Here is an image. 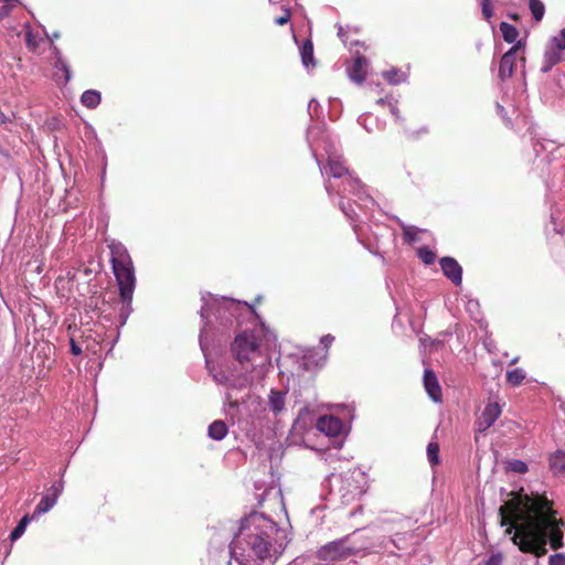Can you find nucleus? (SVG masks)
Returning a JSON list of instances; mask_svg holds the SVG:
<instances>
[{"label": "nucleus", "instance_id": "obj_1", "mask_svg": "<svg viewBox=\"0 0 565 565\" xmlns=\"http://www.w3.org/2000/svg\"><path fill=\"white\" fill-rule=\"evenodd\" d=\"M500 525L508 526L505 534L523 553L541 557L546 554V544L553 550L564 546V522L557 518L547 498L520 494L499 508Z\"/></svg>", "mask_w": 565, "mask_h": 565}, {"label": "nucleus", "instance_id": "obj_2", "mask_svg": "<svg viewBox=\"0 0 565 565\" xmlns=\"http://www.w3.org/2000/svg\"><path fill=\"white\" fill-rule=\"evenodd\" d=\"M287 545L286 532L260 512H252L241 521L230 544V554L238 565H262L280 554Z\"/></svg>", "mask_w": 565, "mask_h": 565}, {"label": "nucleus", "instance_id": "obj_3", "mask_svg": "<svg viewBox=\"0 0 565 565\" xmlns=\"http://www.w3.org/2000/svg\"><path fill=\"white\" fill-rule=\"evenodd\" d=\"M205 364L214 381L228 388L247 386L250 371L249 355H204Z\"/></svg>", "mask_w": 565, "mask_h": 565}, {"label": "nucleus", "instance_id": "obj_4", "mask_svg": "<svg viewBox=\"0 0 565 565\" xmlns=\"http://www.w3.org/2000/svg\"><path fill=\"white\" fill-rule=\"evenodd\" d=\"M111 266L119 287V298L122 303L120 316L127 318L132 311L131 302L136 286L132 260L126 250L113 252Z\"/></svg>", "mask_w": 565, "mask_h": 565}, {"label": "nucleus", "instance_id": "obj_5", "mask_svg": "<svg viewBox=\"0 0 565 565\" xmlns=\"http://www.w3.org/2000/svg\"><path fill=\"white\" fill-rule=\"evenodd\" d=\"M276 335L262 324L253 330H244L232 343V353H270L277 350Z\"/></svg>", "mask_w": 565, "mask_h": 565}, {"label": "nucleus", "instance_id": "obj_6", "mask_svg": "<svg viewBox=\"0 0 565 565\" xmlns=\"http://www.w3.org/2000/svg\"><path fill=\"white\" fill-rule=\"evenodd\" d=\"M352 535L349 534L322 545L317 550L316 558L323 565H331L358 555L364 548L352 543Z\"/></svg>", "mask_w": 565, "mask_h": 565}, {"label": "nucleus", "instance_id": "obj_7", "mask_svg": "<svg viewBox=\"0 0 565 565\" xmlns=\"http://www.w3.org/2000/svg\"><path fill=\"white\" fill-rule=\"evenodd\" d=\"M327 362V355H278L277 365H291V375L303 376L307 373L315 374Z\"/></svg>", "mask_w": 565, "mask_h": 565}, {"label": "nucleus", "instance_id": "obj_8", "mask_svg": "<svg viewBox=\"0 0 565 565\" xmlns=\"http://www.w3.org/2000/svg\"><path fill=\"white\" fill-rule=\"evenodd\" d=\"M63 489L64 484L62 480L53 483L38 503L32 518L49 512L55 505L60 494L63 492Z\"/></svg>", "mask_w": 565, "mask_h": 565}, {"label": "nucleus", "instance_id": "obj_9", "mask_svg": "<svg viewBox=\"0 0 565 565\" xmlns=\"http://www.w3.org/2000/svg\"><path fill=\"white\" fill-rule=\"evenodd\" d=\"M524 45L522 41H518L508 52H505L499 64V77L505 81L512 77L515 67L516 52Z\"/></svg>", "mask_w": 565, "mask_h": 565}, {"label": "nucleus", "instance_id": "obj_10", "mask_svg": "<svg viewBox=\"0 0 565 565\" xmlns=\"http://www.w3.org/2000/svg\"><path fill=\"white\" fill-rule=\"evenodd\" d=\"M443 274L455 285L460 286L462 282V268L459 263L449 256L439 260Z\"/></svg>", "mask_w": 565, "mask_h": 565}, {"label": "nucleus", "instance_id": "obj_11", "mask_svg": "<svg viewBox=\"0 0 565 565\" xmlns=\"http://www.w3.org/2000/svg\"><path fill=\"white\" fill-rule=\"evenodd\" d=\"M501 414V407L498 403H488L477 419V429L480 433L488 430Z\"/></svg>", "mask_w": 565, "mask_h": 565}, {"label": "nucleus", "instance_id": "obj_12", "mask_svg": "<svg viewBox=\"0 0 565 565\" xmlns=\"http://www.w3.org/2000/svg\"><path fill=\"white\" fill-rule=\"evenodd\" d=\"M424 387L428 396L435 402L440 403L443 401L441 387L435 372L430 369H425L423 376Z\"/></svg>", "mask_w": 565, "mask_h": 565}, {"label": "nucleus", "instance_id": "obj_13", "mask_svg": "<svg viewBox=\"0 0 565 565\" xmlns=\"http://www.w3.org/2000/svg\"><path fill=\"white\" fill-rule=\"evenodd\" d=\"M367 60L363 55H358L353 64L348 67V75L350 79L356 84H362L366 78Z\"/></svg>", "mask_w": 565, "mask_h": 565}, {"label": "nucleus", "instance_id": "obj_14", "mask_svg": "<svg viewBox=\"0 0 565 565\" xmlns=\"http://www.w3.org/2000/svg\"><path fill=\"white\" fill-rule=\"evenodd\" d=\"M317 428L327 436H338L342 430V422L332 415H324L318 419Z\"/></svg>", "mask_w": 565, "mask_h": 565}, {"label": "nucleus", "instance_id": "obj_15", "mask_svg": "<svg viewBox=\"0 0 565 565\" xmlns=\"http://www.w3.org/2000/svg\"><path fill=\"white\" fill-rule=\"evenodd\" d=\"M324 170L328 174L333 178H342L349 174V169L341 156L331 154L328 157L327 166Z\"/></svg>", "mask_w": 565, "mask_h": 565}, {"label": "nucleus", "instance_id": "obj_16", "mask_svg": "<svg viewBox=\"0 0 565 565\" xmlns=\"http://www.w3.org/2000/svg\"><path fill=\"white\" fill-rule=\"evenodd\" d=\"M287 393L281 390H270L268 394V407L274 415H279L285 411Z\"/></svg>", "mask_w": 565, "mask_h": 565}, {"label": "nucleus", "instance_id": "obj_17", "mask_svg": "<svg viewBox=\"0 0 565 565\" xmlns=\"http://www.w3.org/2000/svg\"><path fill=\"white\" fill-rule=\"evenodd\" d=\"M550 469L555 476L565 477V450H556L550 458Z\"/></svg>", "mask_w": 565, "mask_h": 565}, {"label": "nucleus", "instance_id": "obj_18", "mask_svg": "<svg viewBox=\"0 0 565 565\" xmlns=\"http://www.w3.org/2000/svg\"><path fill=\"white\" fill-rule=\"evenodd\" d=\"M228 433V427L225 422L217 419L210 424L207 428V436L214 440H223Z\"/></svg>", "mask_w": 565, "mask_h": 565}, {"label": "nucleus", "instance_id": "obj_19", "mask_svg": "<svg viewBox=\"0 0 565 565\" xmlns=\"http://www.w3.org/2000/svg\"><path fill=\"white\" fill-rule=\"evenodd\" d=\"M563 60L562 51L552 45L544 54V65L542 71L548 72L554 65L558 64Z\"/></svg>", "mask_w": 565, "mask_h": 565}, {"label": "nucleus", "instance_id": "obj_20", "mask_svg": "<svg viewBox=\"0 0 565 565\" xmlns=\"http://www.w3.org/2000/svg\"><path fill=\"white\" fill-rule=\"evenodd\" d=\"M301 61L306 67L315 66L313 44L311 40H306L300 47Z\"/></svg>", "mask_w": 565, "mask_h": 565}, {"label": "nucleus", "instance_id": "obj_21", "mask_svg": "<svg viewBox=\"0 0 565 565\" xmlns=\"http://www.w3.org/2000/svg\"><path fill=\"white\" fill-rule=\"evenodd\" d=\"M102 100L100 93L94 89L85 90L82 94L81 102L87 108H96Z\"/></svg>", "mask_w": 565, "mask_h": 565}, {"label": "nucleus", "instance_id": "obj_22", "mask_svg": "<svg viewBox=\"0 0 565 565\" xmlns=\"http://www.w3.org/2000/svg\"><path fill=\"white\" fill-rule=\"evenodd\" d=\"M500 31L502 33L504 41L508 43L515 42L519 36L518 29L508 22L500 23Z\"/></svg>", "mask_w": 565, "mask_h": 565}, {"label": "nucleus", "instance_id": "obj_23", "mask_svg": "<svg viewBox=\"0 0 565 565\" xmlns=\"http://www.w3.org/2000/svg\"><path fill=\"white\" fill-rule=\"evenodd\" d=\"M525 379V371L516 367L507 372V381L512 386H519Z\"/></svg>", "mask_w": 565, "mask_h": 565}, {"label": "nucleus", "instance_id": "obj_24", "mask_svg": "<svg viewBox=\"0 0 565 565\" xmlns=\"http://www.w3.org/2000/svg\"><path fill=\"white\" fill-rule=\"evenodd\" d=\"M424 343V349L428 351H447L448 347L444 340H431V339H420Z\"/></svg>", "mask_w": 565, "mask_h": 565}, {"label": "nucleus", "instance_id": "obj_25", "mask_svg": "<svg viewBox=\"0 0 565 565\" xmlns=\"http://www.w3.org/2000/svg\"><path fill=\"white\" fill-rule=\"evenodd\" d=\"M530 10L536 22L541 21L545 13V6L541 0H530Z\"/></svg>", "mask_w": 565, "mask_h": 565}, {"label": "nucleus", "instance_id": "obj_26", "mask_svg": "<svg viewBox=\"0 0 565 565\" xmlns=\"http://www.w3.org/2000/svg\"><path fill=\"white\" fill-rule=\"evenodd\" d=\"M427 458L431 466H437L439 460V445L436 441H430L427 445Z\"/></svg>", "mask_w": 565, "mask_h": 565}, {"label": "nucleus", "instance_id": "obj_27", "mask_svg": "<svg viewBox=\"0 0 565 565\" xmlns=\"http://www.w3.org/2000/svg\"><path fill=\"white\" fill-rule=\"evenodd\" d=\"M417 256L425 265H431L436 260V254L427 246L419 247L417 249Z\"/></svg>", "mask_w": 565, "mask_h": 565}, {"label": "nucleus", "instance_id": "obj_28", "mask_svg": "<svg viewBox=\"0 0 565 565\" xmlns=\"http://www.w3.org/2000/svg\"><path fill=\"white\" fill-rule=\"evenodd\" d=\"M30 522V516L29 515H24L18 523V525L12 530L11 534H10V539L11 541H15L18 539H20L23 533L25 532V529H26V525L28 523Z\"/></svg>", "mask_w": 565, "mask_h": 565}, {"label": "nucleus", "instance_id": "obj_29", "mask_svg": "<svg viewBox=\"0 0 565 565\" xmlns=\"http://www.w3.org/2000/svg\"><path fill=\"white\" fill-rule=\"evenodd\" d=\"M383 76L390 84L394 85L399 84L405 79L404 73L396 68H392L390 71L384 72Z\"/></svg>", "mask_w": 565, "mask_h": 565}, {"label": "nucleus", "instance_id": "obj_30", "mask_svg": "<svg viewBox=\"0 0 565 565\" xmlns=\"http://www.w3.org/2000/svg\"><path fill=\"white\" fill-rule=\"evenodd\" d=\"M418 233L419 231L415 226H403V238L408 244L418 241Z\"/></svg>", "mask_w": 565, "mask_h": 565}, {"label": "nucleus", "instance_id": "obj_31", "mask_svg": "<svg viewBox=\"0 0 565 565\" xmlns=\"http://www.w3.org/2000/svg\"><path fill=\"white\" fill-rule=\"evenodd\" d=\"M81 359L78 361V366H81V364L85 361V366L87 367L89 364L90 365V369H93L94 365H97L98 370L100 369L102 366V363L96 359V358H89L88 355H79ZM90 375L93 376H96L97 375V370H90L89 371Z\"/></svg>", "mask_w": 565, "mask_h": 565}, {"label": "nucleus", "instance_id": "obj_32", "mask_svg": "<svg viewBox=\"0 0 565 565\" xmlns=\"http://www.w3.org/2000/svg\"><path fill=\"white\" fill-rule=\"evenodd\" d=\"M509 470L516 473H525L527 471V466L524 461L514 459L508 465Z\"/></svg>", "mask_w": 565, "mask_h": 565}, {"label": "nucleus", "instance_id": "obj_33", "mask_svg": "<svg viewBox=\"0 0 565 565\" xmlns=\"http://www.w3.org/2000/svg\"><path fill=\"white\" fill-rule=\"evenodd\" d=\"M225 403L228 405L227 413L233 416L234 414L232 413V411H237L239 405L238 398L234 397L233 394L228 391L225 394Z\"/></svg>", "mask_w": 565, "mask_h": 565}, {"label": "nucleus", "instance_id": "obj_34", "mask_svg": "<svg viewBox=\"0 0 565 565\" xmlns=\"http://www.w3.org/2000/svg\"><path fill=\"white\" fill-rule=\"evenodd\" d=\"M281 14L276 17L274 19V22L277 24V25H285L289 22L290 18H291V12L288 8H285L282 7L281 8Z\"/></svg>", "mask_w": 565, "mask_h": 565}, {"label": "nucleus", "instance_id": "obj_35", "mask_svg": "<svg viewBox=\"0 0 565 565\" xmlns=\"http://www.w3.org/2000/svg\"><path fill=\"white\" fill-rule=\"evenodd\" d=\"M376 104L381 105V106H384V105H387L391 109V113L395 116H397V107H396V102L393 100L392 97L390 96H386L384 98H379L376 100Z\"/></svg>", "mask_w": 565, "mask_h": 565}, {"label": "nucleus", "instance_id": "obj_36", "mask_svg": "<svg viewBox=\"0 0 565 565\" xmlns=\"http://www.w3.org/2000/svg\"><path fill=\"white\" fill-rule=\"evenodd\" d=\"M552 45L562 52L565 50V28L559 32L557 36L552 39Z\"/></svg>", "mask_w": 565, "mask_h": 565}, {"label": "nucleus", "instance_id": "obj_37", "mask_svg": "<svg viewBox=\"0 0 565 565\" xmlns=\"http://www.w3.org/2000/svg\"><path fill=\"white\" fill-rule=\"evenodd\" d=\"M25 44H26V47L32 51V52H35L36 49H38V45H39V41L38 39L33 35V33L31 31H28L25 33Z\"/></svg>", "mask_w": 565, "mask_h": 565}, {"label": "nucleus", "instance_id": "obj_38", "mask_svg": "<svg viewBox=\"0 0 565 565\" xmlns=\"http://www.w3.org/2000/svg\"><path fill=\"white\" fill-rule=\"evenodd\" d=\"M54 67L57 68V70H61L62 72H64V75H65V82H68L70 78H71V71H70V67L67 65V63L65 61H63L61 57H58L54 64Z\"/></svg>", "mask_w": 565, "mask_h": 565}, {"label": "nucleus", "instance_id": "obj_39", "mask_svg": "<svg viewBox=\"0 0 565 565\" xmlns=\"http://www.w3.org/2000/svg\"><path fill=\"white\" fill-rule=\"evenodd\" d=\"M349 186L351 188L352 192H358L360 189H362V182L361 180L349 172L348 180H347Z\"/></svg>", "mask_w": 565, "mask_h": 565}, {"label": "nucleus", "instance_id": "obj_40", "mask_svg": "<svg viewBox=\"0 0 565 565\" xmlns=\"http://www.w3.org/2000/svg\"><path fill=\"white\" fill-rule=\"evenodd\" d=\"M482 14L487 20H490L493 15V7L491 0H481Z\"/></svg>", "mask_w": 565, "mask_h": 565}, {"label": "nucleus", "instance_id": "obj_41", "mask_svg": "<svg viewBox=\"0 0 565 565\" xmlns=\"http://www.w3.org/2000/svg\"><path fill=\"white\" fill-rule=\"evenodd\" d=\"M503 554L501 552L493 553L484 561L483 565H502Z\"/></svg>", "mask_w": 565, "mask_h": 565}, {"label": "nucleus", "instance_id": "obj_42", "mask_svg": "<svg viewBox=\"0 0 565 565\" xmlns=\"http://www.w3.org/2000/svg\"><path fill=\"white\" fill-rule=\"evenodd\" d=\"M548 565H565V554L556 553L548 557Z\"/></svg>", "mask_w": 565, "mask_h": 565}, {"label": "nucleus", "instance_id": "obj_43", "mask_svg": "<svg viewBox=\"0 0 565 565\" xmlns=\"http://www.w3.org/2000/svg\"><path fill=\"white\" fill-rule=\"evenodd\" d=\"M333 341H334L333 335H331V334L323 335L320 339V343L322 345L321 349L328 351L330 349L331 344L333 343Z\"/></svg>", "mask_w": 565, "mask_h": 565}, {"label": "nucleus", "instance_id": "obj_44", "mask_svg": "<svg viewBox=\"0 0 565 565\" xmlns=\"http://www.w3.org/2000/svg\"><path fill=\"white\" fill-rule=\"evenodd\" d=\"M15 7L17 6H9V4L3 3V6L0 7V20L8 17L10 14L11 10Z\"/></svg>", "mask_w": 565, "mask_h": 565}, {"label": "nucleus", "instance_id": "obj_45", "mask_svg": "<svg viewBox=\"0 0 565 565\" xmlns=\"http://www.w3.org/2000/svg\"><path fill=\"white\" fill-rule=\"evenodd\" d=\"M428 134V129L427 128H420L411 134V138L412 139H419L423 135H427Z\"/></svg>", "mask_w": 565, "mask_h": 565}, {"label": "nucleus", "instance_id": "obj_46", "mask_svg": "<svg viewBox=\"0 0 565 565\" xmlns=\"http://www.w3.org/2000/svg\"><path fill=\"white\" fill-rule=\"evenodd\" d=\"M71 349H72V353H74V354L82 353L81 347L77 345L73 339H71Z\"/></svg>", "mask_w": 565, "mask_h": 565}, {"label": "nucleus", "instance_id": "obj_47", "mask_svg": "<svg viewBox=\"0 0 565 565\" xmlns=\"http://www.w3.org/2000/svg\"><path fill=\"white\" fill-rule=\"evenodd\" d=\"M0 2L9 6H18L19 0H0Z\"/></svg>", "mask_w": 565, "mask_h": 565}, {"label": "nucleus", "instance_id": "obj_48", "mask_svg": "<svg viewBox=\"0 0 565 565\" xmlns=\"http://www.w3.org/2000/svg\"><path fill=\"white\" fill-rule=\"evenodd\" d=\"M243 305L247 308V310H248L249 312H252V313L256 315L255 306H254V305H249V303H247V302H244Z\"/></svg>", "mask_w": 565, "mask_h": 565}, {"label": "nucleus", "instance_id": "obj_49", "mask_svg": "<svg viewBox=\"0 0 565 565\" xmlns=\"http://www.w3.org/2000/svg\"><path fill=\"white\" fill-rule=\"evenodd\" d=\"M241 305H242L241 302L233 300V301H231L230 307H231V309H237Z\"/></svg>", "mask_w": 565, "mask_h": 565}, {"label": "nucleus", "instance_id": "obj_50", "mask_svg": "<svg viewBox=\"0 0 565 565\" xmlns=\"http://www.w3.org/2000/svg\"><path fill=\"white\" fill-rule=\"evenodd\" d=\"M518 360H519L518 358H514V359L510 362V364H511V365H512V364H515V363L518 362Z\"/></svg>", "mask_w": 565, "mask_h": 565}, {"label": "nucleus", "instance_id": "obj_51", "mask_svg": "<svg viewBox=\"0 0 565 565\" xmlns=\"http://www.w3.org/2000/svg\"><path fill=\"white\" fill-rule=\"evenodd\" d=\"M391 542L397 547V548H402L398 544H396L395 540H391Z\"/></svg>", "mask_w": 565, "mask_h": 565}]
</instances>
